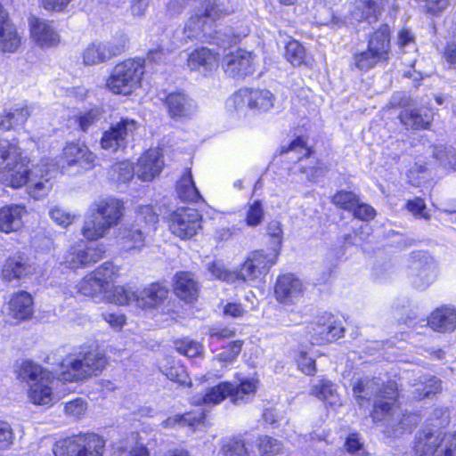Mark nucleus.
<instances>
[{
    "mask_svg": "<svg viewBox=\"0 0 456 456\" xmlns=\"http://www.w3.org/2000/svg\"><path fill=\"white\" fill-rule=\"evenodd\" d=\"M96 155L82 142H69L62 151L61 169L75 167L78 170H91L96 165Z\"/></svg>",
    "mask_w": 456,
    "mask_h": 456,
    "instance_id": "obj_19",
    "label": "nucleus"
},
{
    "mask_svg": "<svg viewBox=\"0 0 456 456\" xmlns=\"http://www.w3.org/2000/svg\"><path fill=\"white\" fill-rule=\"evenodd\" d=\"M278 253L275 250L270 252L257 250L247 258L239 271L227 270L219 263L208 264V270L215 278L229 283L256 281L261 279L269 272L270 268L276 263Z\"/></svg>",
    "mask_w": 456,
    "mask_h": 456,
    "instance_id": "obj_3",
    "label": "nucleus"
},
{
    "mask_svg": "<svg viewBox=\"0 0 456 456\" xmlns=\"http://www.w3.org/2000/svg\"><path fill=\"white\" fill-rule=\"evenodd\" d=\"M174 291L181 299L192 302L198 297V283L191 273L182 272L175 275Z\"/></svg>",
    "mask_w": 456,
    "mask_h": 456,
    "instance_id": "obj_31",
    "label": "nucleus"
},
{
    "mask_svg": "<svg viewBox=\"0 0 456 456\" xmlns=\"http://www.w3.org/2000/svg\"><path fill=\"white\" fill-rule=\"evenodd\" d=\"M105 441L96 434H86L58 441L53 448L55 456H102Z\"/></svg>",
    "mask_w": 456,
    "mask_h": 456,
    "instance_id": "obj_12",
    "label": "nucleus"
},
{
    "mask_svg": "<svg viewBox=\"0 0 456 456\" xmlns=\"http://www.w3.org/2000/svg\"><path fill=\"white\" fill-rule=\"evenodd\" d=\"M168 289L159 282H154L142 290H137L136 308L151 309L162 305L168 296Z\"/></svg>",
    "mask_w": 456,
    "mask_h": 456,
    "instance_id": "obj_25",
    "label": "nucleus"
},
{
    "mask_svg": "<svg viewBox=\"0 0 456 456\" xmlns=\"http://www.w3.org/2000/svg\"><path fill=\"white\" fill-rule=\"evenodd\" d=\"M208 28H210L208 21L205 20L202 15L196 12L185 23L184 34L190 39H207L211 36L208 31Z\"/></svg>",
    "mask_w": 456,
    "mask_h": 456,
    "instance_id": "obj_39",
    "label": "nucleus"
},
{
    "mask_svg": "<svg viewBox=\"0 0 456 456\" xmlns=\"http://www.w3.org/2000/svg\"><path fill=\"white\" fill-rule=\"evenodd\" d=\"M144 69L143 59H126L115 65L106 80V87L113 94L128 95L140 87Z\"/></svg>",
    "mask_w": 456,
    "mask_h": 456,
    "instance_id": "obj_7",
    "label": "nucleus"
},
{
    "mask_svg": "<svg viewBox=\"0 0 456 456\" xmlns=\"http://www.w3.org/2000/svg\"><path fill=\"white\" fill-rule=\"evenodd\" d=\"M434 155L445 168L456 170V152L453 151H447L445 149L441 147L436 149Z\"/></svg>",
    "mask_w": 456,
    "mask_h": 456,
    "instance_id": "obj_61",
    "label": "nucleus"
},
{
    "mask_svg": "<svg viewBox=\"0 0 456 456\" xmlns=\"http://www.w3.org/2000/svg\"><path fill=\"white\" fill-rule=\"evenodd\" d=\"M441 391L440 380L435 377L426 379L424 382H420L419 386L413 391L414 397L421 400L429 397Z\"/></svg>",
    "mask_w": 456,
    "mask_h": 456,
    "instance_id": "obj_51",
    "label": "nucleus"
},
{
    "mask_svg": "<svg viewBox=\"0 0 456 456\" xmlns=\"http://www.w3.org/2000/svg\"><path fill=\"white\" fill-rule=\"evenodd\" d=\"M260 456H275L282 452L283 444L281 441L269 436H261L256 442Z\"/></svg>",
    "mask_w": 456,
    "mask_h": 456,
    "instance_id": "obj_45",
    "label": "nucleus"
},
{
    "mask_svg": "<svg viewBox=\"0 0 456 456\" xmlns=\"http://www.w3.org/2000/svg\"><path fill=\"white\" fill-rule=\"evenodd\" d=\"M176 349L180 354L187 357H195L201 354L203 346L197 341L184 339L176 344Z\"/></svg>",
    "mask_w": 456,
    "mask_h": 456,
    "instance_id": "obj_58",
    "label": "nucleus"
},
{
    "mask_svg": "<svg viewBox=\"0 0 456 456\" xmlns=\"http://www.w3.org/2000/svg\"><path fill=\"white\" fill-rule=\"evenodd\" d=\"M107 363V357L99 348L89 347L67 355L60 364L59 377L63 381H80L99 375Z\"/></svg>",
    "mask_w": 456,
    "mask_h": 456,
    "instance_id": "obj_4",
    "label": "nucleus"
},
{
    "mask_svg": "<svg viewBox=\"0 0 456 456\" xmlns=\"http://www.w3.org/2000/svg\"><path fill=\"white\" fill-rule=\"evenodd\" d=\"M164 166L159 149H150L138 159L135 173L142 181H151L159 175Z\"/></svg>",
    "mask_w": 456,
    "mask_h": 456,
    "instance_id": "obj_23",
    "label": "nucleus"
},
{
    "mask_svg": "<svg viewBox=\"0 0 456 456\" xmlns=\"http://www.w3.org/2000/svg\"><path fill=\"white\" fill-rule=\"evenodd\" d=\"M395 382L381 383L379 379L364 378L359 379L353 387V394L357 403L363 407L373 398L371 417L374 421H381L392 415L397 398Z\"/></svg>",
    "mask_w": 456,
    "mask_h": 456,
    "instance_id": "obj_1",
    "label": "nucleus"
},
{
    "mask_svg": "<svg viewBox=\"0 0 456 456\" xmlns=\"http://www.w3.org/2000/svg\"><path fill=\"white\" fill-rule=\"evenodd\" d=\"M218 63L217 54L206 47L194 50L189 54L187 61L190 69L200 70L202 72L216 70Z\"/></svg>",
    "mask_w": 456,
    "mask_h": 456,
    "instance_id": "obj_28",
    "label": "nucleus"
},
{
    "mask_svg": "<svg viewBox=\"0 0 456 456\" xmlns=\"http://www.w3.org/2000/svg\"><path fill=\"white\" fill-rule=\"evenodd\" d=\"M358 200L359 198L356 194L347 191H339L332 197L333 204L351 212L354 209L356 205H358Z\"/></svg>",
    "mask_w": 456,
    "mask_h": 456,
    "instance_id": "obj_53",
    "label": "nucleus"
},
{
    "mask_svg": "<svg viewBox=\"0 0 456 456\" xmlns=\"http://www.w3.org/2000/svg\"><path fill=\"white\" fill-rule=\"evenodd\" d=\"M166 105L173 118H187L194 110L191 100L182 93L169 94L166 98Z\"/></svg>",
    "mask_w": 456,
    "mask_h": 456,
    "instance_id": "obj_32",
    "label": "nucleus"
},
{
    "mask_svg": "<svg viewBox=\"0 0 456 456\" xmlns=\"http://www.w3.org/2000/svg\"><path fill=\"white\" fill-rule=\"evenodd\" d=\"M344 330V327L338 322H331L327 327H320V330L318 331L320 337L313 338V343L321 344L339 338L343 336Z\"/></svg>",
    "mask_w": 456,
    "mask_h": 456,
    "instance_id": "obj_48",
    "label": "nucleus"
},
{
    "mask_svg": "<svg viewBox=\"0 0 456 456\" xmlns=\"http://www.w3.org/2000/svg\"><path fill=\"white\" fill-rule=\"evenodd\" d=\"M127 43L128 37L124 33H118L110 40L103 42L110 59L123 53Z\"/></svg>",
    "mask_w": 456,
    "mask_h": 456,
    "instance_id": "obj_54",
    "label": "nucleus"
},
{
    "mask_svg": "<svg viewBox=\"0 0 456 456\" xmlns=\"http://www.w3.org/2000/svg\"><path fill=\"white\" fill-rule=\"evenodd\" d=\"M56 173L54 164L42 161L33 166L24 185L28 194L35 200L45 197L53 188Z\"/></svg>",
    "mask_w": 456,
    "mask_h": 456,
    "instance_id": "obj_15",
    "label": "nucleus"
},
{
    "mask_svg": "<svg viewBox=\"0 0 456 456\" xmlns=\"http://www.w3.org/2000/svg\"><path fill=\"white\" fill-rule=\"evenodd\" d=\"M19 377L28 384V398L32 403L51 406L59 401L53 392L55 379L51 371L31 361H24Z\"/></svg>",
    "mask_w": 456,
    "mask_h": 456,
    "instance_id": "obj_5",
    "label": "nucleus"
},
{
    "mask_svg": "<svg viewBox=\"0 0 456 456\" xmlns=\"http://www.w3.org/2000/svg\"><path fill=\"white\" fill-rule=\"evenodd\" d=\"M86 409V403L82 398H76L65 404L66 414L73 417H80Z\"/></svg>",
    "mask_w": 456,
    "mask_h": 456,
    "instance_id": "obj_64",
    "label": "nucleus"
},
{
    "mask_svg": "<svg viewBox=\"0 0 456 456\" xmlns=\"http://www.w3.org/2000/svg\"><path fill=\"white\" fill-rule=\"evenodd\" d=\"M223 69L231 77H245L255 71V55L244 49H237L224 56Z\"/></svg>",
    "mask_w": 456,
    "mask_h": 456,
    "instance_id": "obj_20",
    "label": "nucleus"
},
{
    "mask_svg": "<svg viewBox=\"0 0 456 456\" xmlns=\"http://www.w3.org/2000/svg\"><path fill=\"white\" fill-rule=\"evenodd\" d=\"M274 95L265 89L240 88L229 99L230 108L239 118H248L269 111L274 104Z\"/></svg>",
    "mask_w": 456,
    "mask_h": 456,
    "instance_id": "obj_9",
    "label": "nucleus"
},
{
    "mask_svg": "<svg viewBox=\"0 0 456 456\" xmlns=\"http://www.w3.org/2000/svg\"><path fill=\"white\" fill-rule=\"evenodd\" d=\"M390 54V28L381 25L370 37L365 51L355 53L354 65L361 71H368L379 63L387 62Z\"/></svg>",
    "mask_w": 456,
    "mask_h": 456,
    "instance_id": "obj_8",
    "label": "nucleus"
},
{
    "mask_svg": "<svg viewBox=\"0 0 456 456\" xmlns=\"http://www.w3.org/2000/svg\"><path fill=\"white\" fill-rule=\"evenodd\" d=\"M303 282L294 274L285 273L277 278L274 295L278 302L293 305L303 296Z\"/></svg>",
    "mask_w": 456,
    "mask_h": 456,
    "instance_id": "obj_21",
    "label": "nucleus"
},
{
    "mask_svg": "<svg viewBox=\"0 0 456 456\" xmlns=\"http://www.w3.org/2000/svg\"><path fill=\"white\" fill-rule=\"evenodd\" d=\"M134 172L131 162L123 161L112 166L110 175L116 183H125L133 178Z\"/></svg>",
    "mask_w": 456,
    "mask_h": 456,
    "instance_id": "obj_47",
    "label": "nucleus"
},
{
    "mask_svg": "<svg viewBox=\"0 0 456 456\" xmlns=\"http://www.w3.org/2000/svg\"><path fill=\"white\" fill-rule=\"evenodd\" d=\"M162 371L168 379L177 382L181 385L187 384L188 375L183 366L180 364H175L170 367L165 368Z\"/></svg>",
    "mask_w": 456,
    "mask_h": 456,
    "instance_id": "obj_59",
    "label": "nucleus"
},
{
    "mask_svg": "<svg viewBox=\"0 0 456 456\" xmlns=\"http://www.w3.org/2000/svg\"><path fill=\"white\" fill-rule=\"evenodd\" d=\"M28 161L14 142H0V180L9 187L19 189L25 185L30 175Z\"/></svg>",
    "mask_w": 456,
    "mask_h": 456,
    "instance_id": "obj_6",
    "label": "nucleus"
},
{
    "mask_svg": "<svg viewBox=\"0 0 456 456\" xmlns=\"http://www.w3.org/2000/svg\"><path fill=\"white\" fill-rule=\"evenodd\" d=\"M27 213L21 204H11L0 208V231L10 233L22 226V217Z\"/></svg>",
    "mask_w": 456,
    "mask_h": 456,
    "instance_id": "obj_27",
    "label": "nucleus"
},
{
    "mask_svg": "<svg viewBox=\"0 0 456 456\" xmlns=\"http://www.w3.org/2000/svg\"><path fill=\"white\" fill-rule=\"evenodd\" d=\"M221 450L224 456H247L248 454L244 442L237 438L224 440Z\"/></svg>",
    "mask_w": 456,
    "mask_h": 456,
    "instance_id": "obj_55",
    "label": "nucleus"
},
{
    "mask_svg": "<svg viewBox=\"0 0 456 456\" xmlns=\"http://www.w3.org/2000/svg\"><path fill=\"white\" fill-rule=\"evenodd\" d=\"M431 118L432 116L427 109L405 110L400 114L401 122L407 129L427 128Z\"/></svg>",
    "mask_w": 456,
    "mask_h": 456,
    "instance_id": "obj_36",
    "label": "nucleus"
},
{
    "mask_svg": "<svg viewBox=\"0 0 456 456\" xmlns=\"http://www.w3.org/2000/svg\"><path fill=\"white\" fill-rule=\"evenodd\" d=\"M201 216L194 208H179L170 215L169 229L182 240L192 238L201 228Z\"/></svg>",
    "mask_w": 456,
    "mask_h": 456,
    "instance_id": "obj_17",
    "label": "nucleus"
},
{
    "mask_svg": "<svg viewBox=\"0 0 456 456\" xmlns=\"http://www.w3.org/2000/svg\"><path fill=\"white\" fill-rule=\"evenodd\" d=\"M30 37L37 45L51 47L58 45L60 36L54 28L53 22L37 17L28 19Z\"/></svg>",
    "mask_w": 456,
    "mask_h": 456,
    "instance_id": "obj_22",
    "label": "nucleus"
},
{
    "mask_svg": "<svg viewBox=\"0 0 456 456\" xmlns=\"http://www.w3.org/2000/svg\"><path fill=\"white\" fill-rule=\"evenodd\" d=\"M137 129V123L134 119L122 118L120 121L112 124L106 130L101 138V146L102 149L117 151L121 148H125L129 137L133 136Z\"/></svg>",
    "mask_w": 456,
    "mask_h": 456,
    "instance_id": "obj_18",
    "label": "nucleus"
},
{
    "mask_svg": "<svg viewBox=\"0 0 456 456\" xmlns=\"http://www.w3.org/2000/svg\"><path fill=\"white\" fill-rule=\"evenodd\" d=\"M233 12L232 9L220 7L216 2L214 1H207L203 4L200 10H198L197 12L202 15V18L205 20H215L219 19L223 14H227Z\"/></svg>",
    "mask_w": 456,
    "mask_h": 456,
    "instance_id": "obj_49",
    "label": "nucleus"
},
{
    "mask_svg": "<svg viewBox=\"0 0 456 456\" xmlns=\"http://www.w3.org/2000/svg\"><path fill=\"white\" fill-rule=\"evenodd\" d=\"M106 252L103 244L87 245L84 241L71 247L64 256V263L72 269L85 268L103 258Z\"/></svg>",
    "mask_w": 456,
    "mask_h": 456,
    "instance_id": "obj_16",
    "label": "nucleus"
},
{
    "mask_svg": "<svg viewBox=\"0 0 456 456\" xmlns=\"http://www.w3.org/2000/svg\"><path fill=\"white\" fill-rule=\"evenodd\" d=\"M413 448L418 456H456V434L426 428L416 436Z\"/></svg>",
    "mask_w": 456,
    "mask_h": 456,
    "instance_id": "obj_10",
    "label": "nucleus"
},
{
    "mask_svg": "<svg viewBox=\"0 0 456 456\" xmlns=\"http://www.w3.org/2000/svg\"><path fill=\"white\" fill-rule=\"evenodd\" d=\"M31 111L28 106H15L14 108L5 110L0 115V128L3 130L15 129L24 125Z\"/></svg>",
    "mask_w": 456,
    "mask_h": 456,
    "instance_id": "obj_34",
    "label": "nucleus"
},
{
    "mask_svg": "<svg viewBox=\"0 0 456 456\" xmlns=\"http://www.w3.org/2000/svg\"><path fill=\"white\" fill-rule=\"evenodd\" d=\"M35 267L28 259L21 255L10 256L3 268V277L7 281L20 279L35 272Z\"/></svg>",
    "mask_w": 456,
    "mask_h": 456,
    "instance_id": "obj_29",
    "label": "nucleus"
},
{
    "mask_svg": "<svg viewBox=\"0 0 456 456\" xmlns=\"http://www.w3.org/2000/svg\"><path fill=\"white\" fill-rule=\"evenodd\" d=\"M136 221H143L147 225H154L159 221V216L151 206H141L137 208Z\"/></svg>",
    "mask_w": 456,
    "mask_h": 456,
    "instance_id": "obj_63",
    "label": "nucleus"
},
{
    "mask_svg": "<svg viewBox=\"0 0 456 456\" xmlns=\"http://www.w3.org/2000/svg\"><path fill=\"white\" fill-rule=\"evenodd\" d=\"M82 57L86 65H95L110 60L103 42H94L89 45L83 52Z\"/></svg>",
    "mask_w": 456,
    "mask_h": 456,
    "instance_id": "obj_41",
    "label": "nucleus"
},
{
    "mask_svg": "<svg viewBox=\"0 0 456 456\" xmlns=\"http://www.w3.org/2000/svg\"><path fill=\"white\" fill-rule=\"evenodd\" d=\"M77 290L81 295L86 297H95L106 292L101 283L96 280L93 272L80 281L77 284Z\"/></svg>",
    "mask_w": 456,
    "mask_h": 456,
    "instance_id": "obj_46",
    "label": "nucleus"
},
{
    "mask_svg": "<svg viewBox=\"0 0 456 456\" xmlns=\"http://www.w3.org/2000/svg\"><path fill=\"white\" fill-rule=\"evenodd\" d=\"M284 56L294 67L308 63V57L304 45L297 40L290 39L285 45Z\"/></svg>",
    "mask_w": 456,
    "mask_h": 456,
    "instance_id": "obj_42",
    "label": "nucleus"
},
{
    "mask_svg": "<svg viewBox=\"0 0 456 456\" xmlns=\"http://www.w3.org/2000/svg\"><path fill=\"white\" fill-rule=\"evenodd\" d=\"M240 37V36L236 35L231 28H226L224 30L216 31L213 41L216 45L226 48L236 44Z\"/></svg>",
    "mask_w": 456,
    "mask_h": 456,
    "instance_id": "obj_57",
    "label": "nucleus"
},
{
    "mask_svg": "<svg viewBox=\"0 0 456 456\" xmlns=\"http://www.w3.org/2000/svg\"><path fill=\"white\" fill-rule=\"evenodd\" d=\"M311 394L330 405L341 404L334 385L326 379L319 380L311 388Z\"/></svg>",
    "mask_w": 456,
    "mask_h": 456,
    "instance_id": "obj_40",
    "label": "nucleus"
},
{
    "mask_svg": "<svg viewBox=\"0 0 456 456\" xmlns=\"http://www.w3.org/2000/svg\"><path fill=\"white\" fill-rule=\"evenodd\" d=\"M382 8V0H356L352 16L358 21L371 22L377 20Z\"/></svg>",
    "mask_w": 456,
    "mask_h": 456,
    "instance_id": "obj_35",
    "label": "nucleus"
},
{
    "mask_svg": "<svg viewBox=\"0 0 456 456\" xmlns=\"http://www.w3.org/2000/svg\"><path fill=\"white\" fill-rule=\"evenodd\" d=\"M430 328L436 331L445 332L456 329V309L441 307L436 309L428 320Z\"/></svg>",
    "mask_w": 456,
    "mask_h": 456,
    "instance_id": "obj_30",
    "label": "nucleus"
},
{
    "mask_svg": "<svg viewBox=\"0 0 456 456\" xmlns=\"http://www.w3.org/2000/svg\"><path fill=\"white\" fill-rule=\"evenodd\" d=\"M102 116V111L95 108L75 116L74 120L83 132H86L93 125L101 119Z\"/></svg>",
    "mask_w": 456,
    "mask_h": 456,
    "instance_id": "obj_52",
    "label": "nucleus"
},
{
    "mask_svg": "<svg viewBox=\"0 0 456 456\" xmlns=\"http://www.w3.org/2000/svg\"><path fill=\"white\" fill-rule=\"evenodd\" d=\"M137 224L124 226L120 231L119 247L126 253L140 252L145 246L146 231L142 230Z\"/></svg>",
    "mask_w": 456,
    "mask_h": 456,
    "instance_id": "obj_26",
    "label": "nucleus"
},
{
    "mask_svg": "<svg viewBox=\"0 0 456 456\" xmlns=\"http://www.w3.org/2000/svg\"><path fill=\"white\" fill-rule=\"evenodd\" d=\"M88 213L81 232L86 240H97L104 238L111 228L121 222L125 205L114 197L101 198L91 204Z\"/></svg>",
    "mask_w": 456,
    "mask_h": 456,
    "instance_id": "obj_2",
    "label": "nucleus"
},
{
    "mask_svg": "<svg viewBox=\"0 0 456 456\" xmlns=\"http://www.w3.org/2000/svg\"><path fill=\"white\" fill-rule=\"evenodd\" d=\"M120 267L116 265L110 261L104 262L97 267L93 273L96 280L101 283L103 289L107 291L110 284L116 281L119 276Z\"/></svg>",
    "mask_w": 456,
    "mask_h": 456,
    "instance_id": "obj_43",
    "label": "nucleus"
},
{
    "mask_svg": "<svg viewBox=\"0 0 456 456\" xmlns=\"http://www.w3.org/2000/svg\"><path fill=\"white\" fill-rule=\"evenodd\" d=\"M256 389V384L251 379H245L240 384L222 382L208 389L203 396L194 397L193 403L216 405L226 397H230L233 403L240 404L248 402V397L255 394Z\"/></svg>",
    "mask_w": 456,
    "mask_h": 456,
    "instance_id": "obj_11",
    "label": "nucleus"
},
{
    "mask_svg": "<svg viewBox=\"0 0 456 456\" xmlns=\"http://www.w3.org/2000/svg\"><path fill=\"white\" fill-rule=\"evenodd\" d=\"M176 192L179 199L188 202H198L201 200L198 189L192 179L191 169H186L177 183Z\"/></svg>",
    "mask_w": 456,
    "mask_h": 456,
    "instance_id": "obj_37",
    "label": "nucleus"
},
{
    "mask_svg": "<svg viewBox=\"0 0 456 456\" xmlns=\"http://www.w3.org/2000/svg\"><path fill=\"white\" fill-rule=\"evenodd\" d=\"M110 302L118 305H132L136 307L137 290L124 286L112 289L108 296Z\"/></svg>",
    "mask_w": 456,
    "mask_h": 456,
    "instance_id": "obj_44",
    "label": "nucleus"
},
{
    "mask_svg": "<svg viewBox=\"0 0 456 456\" xmlns=\"http://www.w3.org/2000/svg\"><path fill=\"white\" fill-rule=\"evenodd\" d=\"M281 153L298 155L297 159L299 162L290 169V174L301 175L300 180L302 182H315L317 178L323 176L327 172L323 165L309 159L311 151L306 147L305 140L301 137L292 141L287 149L281 151Z\"/></svg>",
    "mask_w": 456,
    "mask_h": 456,
    "instance_id": "obj_13",
    "label": "nucleus"
},
{
    "mask_svg": "<svg viewBox=\"0 0 456 456\" xmlns=\"http://www.w3.org/2000/svg\"><path fill=\"white\" fill-rule=\"evenodd\" d=\"M21 44V36L14 24L9 20L8 13L0 4V52L14 53Z\"/></svg>",
    "mask_w": 456,
    "mask_h": 456,
    "instance_id": "obj_24",
    "label": "nucleus"
},
{
    "mask_svg": "<svg viewBox=\"0 0 456 456\" xmlns=\"http://www.w3.org/2000/svg\"><path fill=\"white\" fill-rule=\"evenodd\" d=\"M33 314V299L26 291L14 294L9 301V314L19 321L29 318Z\"/></svg>",
    "mask_w": 456,
    "mask_h": 456,
    "instance_id": "obj_33",
    "label": "nucleus"
},
{
    "mask_svg": "<svg viewBox=\"0 0 456 456\" xmlns=\"http://www.w3.org/2000/svg\"><path fill=\"white\" fill-rule=\"evenodd\" d=\"M49 216L55 224L62 227H67L72 224L75 217L57 206H54L50 209Z\"/></svg>",
    "mask_w": 456,
    "mask_h": 456,
    "instance_id": "obj_60",
    "label": "nucleus"
},
{
    "mask_svg": "<svg viewBox=\"0 0 456 456\" xmlns=\"http://www.w3.org/2000/svg\"><path fill=\"white\" fill-rule=\"evenodd\" d=\"M205 419V413L203 411L186 412L184 414H175L167 418L161 423L164 428H173L176 425L182 427H189L195 428L199 425L203 424Z\"/></svg>",
    "mask_w": 456,
    "mask_h": 456,
    "instance_id": "obj_38",
    "label": "nucleus"
},
{
    "mask_svg": "<svg viewBox=\"0 0 456 456\" xmlns=\"http://www.w3.org/2000/svg\"><path fill=\"white\" fill-rule=\"evenodd\" d=\"M242 346V340L232 341L226 347L224 348V351L222 353L218 354L214 358V361L222 363V366H225L229 363H232L240 354Z\"/></svg>",
    "mask_w": 456,
    "mask_h": 456,
    "instance_id": "obj_50",
    "label": "nucleus"
},
{
    "mask_svg": "<svg viewBox=\"0 0 456 456\" xmlns=\"http://www.w3.org/2000/svg\"><path fill=\"white\" fill-rule=\"evenodd\" d=\"M409 277L415 288L425 289L437 277L436 262L427 252L412 253L409 263Z\"/></svg>",
    "mask_w": 456,
    "mask_h": 456,
    "instance_id": "obj_14",
    "label": "nucleus"
},
{
    "mask_svg": "<svg viewBox=\"0 0 456 456\" xmlns=\"http://www.w3.org/2000/svg\"><path fill=\"white\" fill-rule=\"evenodd\" d=\"M267 233L273 239V249L271 251H276L279 254V248L282 242V229L281 225L278 221H271L267 225Z\"/></svg>",
    "mask_w": 456,
    "mask_h": 456,
    "instance_id": "obj_62",
    "label": "nucleus"
},
{
    "mask_svg": "<svg viewBox=\"0 0 456 456\" xmlns=\"http://www.w3.org/2000/svg\"><path fill=\"white\" fill-rule=\"evenodd\" d=\"M264 218V209L259 200H255L248 206L246 212L245 221L248 226L259 225Z\"/></svg>",
    "mask_w": 456,
    "mask_h": 456,
    "instance_id": "obj_56",
    "label": "nucleus"
}]
</instances>
